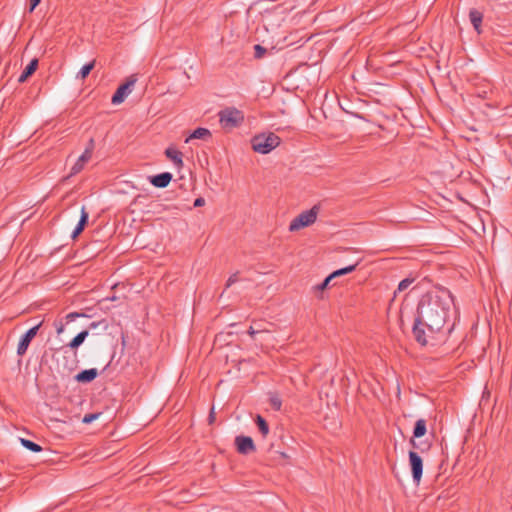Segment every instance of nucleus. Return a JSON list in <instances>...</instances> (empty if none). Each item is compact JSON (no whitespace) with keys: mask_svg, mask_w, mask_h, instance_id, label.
Instances as JSON below:
<instances>
[{"mask_svg":"<svg viewBox=\"0 0 512 512\" xmlns=\"http://www.w3.org/2000/svg\"><path fill=\"white\" fill-rule=\"evenodd\" d=\"M255 50L258 52L264 51V49L260 45H255Z\"/></svg>","mask_w":512,"mask_h":512,"instance_id":"obj_36","label":"nucleus"},{"mask_svg":"<svg viewBox=\"0 0 512 512\" xmlns=\"http://www.w3.org/2000/svg\"><path fill=\"white\" fill-rule=\"evenodd\" d=\"M94 146H95L94 139L91 138L88 142L86 149L82 153V155L77 159L75 164L72 166L69 176H74L82 171L85 164L88 163L92 158Z\"/></svg>","mask_w":512,"mask_h":512,"instance_id":"obj_6","label":"nucleus"},{"mask_svg":"<svg viewBox=\"0 0 512 512\" xmlns=\"http://www.w3.org/2000/svg\"><path fill=\"white\" fill-rule=\"evenodd\" d=\"M137 81L135 75H131L127 78L126 82L121 84L114 95L112 96L111 102L114 105L121 104L125 98L132 92L134 85Z\"/></svg>","mask_w":512,"mask_h":512,"instance_id":"obj_5","label":"nucleus"},{"mask_svg":"<svg viewBox=\"0 0 512 512\" xmlns=\"http://www.w3.org/2000/svg\"><path fill=\"white\" fill-rule=\"evenodd\" d=\"M331 280H332V278H331V276L329 275L328 277H326V278L324 279V281H323L322 283H320V284H318V285H316V286L314 287V288H315V290H317V291H323V290H325V289L328 287V285H329V283H330V281H331Z\"/></svg>","mask_w":512,"mask_h":512,"instance_id":"obj_25","label":"nucleus"},{"mask_svg":"<svg viewBox=\"0 0 512 512\" xmlns=\"http://www.w3.org/2000/svg\"><path fill=\"white\" fill-rule=\"evenodd\" d=\"M414 280H415L414 278H405V279L401 280L398 285L397 291H395V294L397 292H402V291H405L406 289H408V287L414 282Z\"/></svg>","mask_w":512,"mask_h":512,"instance_id":"obj_24","label":"nucleus"},{"mask_svg":"<svg viewBox=\"0 0 512 512\" xmlns=\"http://www.w3.org/2000/svg\"><path fill=\"white\" fill-rule=\"evenodd\" d=\"M238 281V273H234L232 274L227 282H226V288H229L231 285H233L234 283H236Z\"/></svg>","mask_w":512,"mask_h":512,"instance_id":"obj_28","label":"nucleus"},{"mask_svg":"<svg viewBox=\"0 0 512 512\" xmlns=\"http://www.w3.org/2000/svg\"><path fill=\"white\" fill-rule=\"evenodd\" d=\"M88 219L89 214L86 211L85 206H82L80 220L71 234L72 239H76L82 233V231L88 223Z\"/></svg>","mask_w":512,"mask_h":512,"instance_id":"obj_12","label":"nucleus"},{"mask_svg":"<svg viewBox=\"0 0 512 512\" xmlns=\"http://www.w3.org/2000/svg\"><path fill=\"white\" fill-rule=\"evenodd\" d=\"M469 18H470V21H471L473 27L475 28V30L478 33H480V26H481V23L483 20L482 13L480 11H478L477 9H471L469 12Z\"/></svg>","mask_w":512,"mask_h":512,"instance_id":"obj_17","label":"nucleus"},{"mask_svg":"<svg viewBox=\"0 0 512 512\" xmlns=\"http://www.w3.org/2000/svg\"><path fill=\"white\" fill-rule=\"evenodd\" d=\"M165 155L169 158L177 168H182L184 163L182 160V153L173 147H169L165 150Z\"/></svg>","mask_w":512,"mask_h":512,"instance_id":"obj_13","label":"nucleus"},{"mask_svg":"<svg viewBox=\"0 0 512 512\" xmlns=\"http://www.w3.org/2000/svg\"><path fill=\"white\" fill-rule=\"evenodd\" d=\"M214 420H215V414H214V409L212 408V410L209 414V423H213Z\"/></svg>","mask_w":512,"mask_h":512,"instance_id":"obj_34","label":"nucleus"},{"mask_svg":"<svg viewBox=\"0 0 512 512\" xmlns=\"http://www.w3.org/2000/svg\"><path fill=\"white\" fill-rule=\"evenodd\" d=\"M267 330L266 329H262V328H255L254 326H250L249 330H248V334L251 336V337H254L256 334L258 333H262V332H266Z\"/></svg>","mask_w":512,"mask_h":512,"instance_id":"obj_27","label":"nucleus"},{"mask_svg":"<svg viewBox=\"0 0 512 512\" xmlns=\"http://www.w3.org/2000/svg\"><path fill=\"white\" fill-rule=\"evenodd\" d=\"M235 445L238 453L248 455L255 452L256 447L253 439L249 436L239 435L235 438Z\"/></svg>","mask_w":512,"mask_h":512,"instance_id":"obj_10","label":"nucleus"},{"mask_svg":"<svg viewBox=\"0 0 512 512\" xmlns=\"http://www.w3.org/2000/svg\"><path fill=\"white\" fill-rule=\"evenodd\" d=\"M38 67V60L33 59L30 61V63L25 67L23 72L18 78L19 83H24L34 72L36 71Z\"/></svg>","mask_w":512,"mask_h":512,"instance_id":"obj_16","label":"nucleus"},{"mask_svg":"<svg viewBox=\"0 0 512 512\" xmlns=\"http://www.w3.org/2000/svg\"><path fill=\"white\" fill-rule=\"evenodd\" d=\"M426 430V421L424 419L417 420L413 430V437L420 438L424 436Z\"/></svg>","mask_w":512,"mask_h":512,"instance_id":"obj_18","label":"nucleus"},{"mask_svg":"<svg viewBox=\"0 0 512 512\" xmlns=\"http://www.w3.org/2000/svg\"><path fill=\"white\" fill-rule=\"evenodd\" d=\"M276 453L279 455V457H281V458H283L285 460L290 458L285 452L277 451Z\"/></svg>","mask_w":512,"mask_h":512,"instance_id":"obj_35","label":"nucleus"},{"mask_svg":"<svg viewBox=\"0 0 512 512\" xmlns=\"http://www.w3.org/2000/svg\"><path fill=\"white\" fill-rule=\"evenodd\" d=\"M319 206L314 205L311 209L303 211L295 217L289 224V231L295 232L315 223L319 214Z\"/></svg>","mask_w":512,"mask_h":512,"instance_id":"obj_3","label":"nucleus"},{"mask_svg":"<svg viewBox=\"0 0 512 512\" xmlns=\"http://www.w3.org/2000/svg\"><path fill=\"white\" fill-rule=\"evenodd\" d=\"M205 204V200L202 197L196 198L194 201V207H201Z\"/></svg>","mask_w":512,"mask_h":512,"instance_id":"obj_30","label":"nucleus"},{"mask_svg":"<svg viewBox=\"0 0 512 512\" xmlns=\"http://www.w3.org/2000/svg\"><path fill=\"white\" fill-rule=\"evenodd\" d=\"M409 464L412 472V478L415 484H419L423 473V460L415 451L409 452Z\"/></svg>","mask_w":512,"mask_h":512,"instance_id":"obj_8","label":"nucleus"},{"mask_svg":"<svg viewBox=\"0 0 512 512\" xmlns=\"http://www.w3.org/2000/svg\"><path fill=\"white\" fill-rule=\"evenodd\" d=\"M41 0H30L29 1V13H32L35 8L40 4Z\"/></svg>","mask_w":512,"mask_h":512,"instance_id":"obj_29","label":"nucleus"},{"mask_svg":"<svg viewBox=\"0 0 512 512\" xmlns=\"http://www.w3.org/2000/svg\"><path fill=\"white\" fill-rule=\"evenodd\" d=\"M100 416V413H91V414H86L83 418V423H91L93 422L94 420H96L98 417Z\"/></svg>","mask_w":512,"mask_h":512,"instance_id":"obj_26","label":"nucleus"},{"mask_svg":"<svg viewBox=\"0 0 512 512\" xmlns=\"http://www.w3.org/2000/svg\"><path fill=\"white\" fill-rule=\"evenodd\" d=\"M357 265H358V263L338 269V270L334 271L333 273H331L330 276L332 279H334L335 277H339V276L351 273L356 269Z\"/></svg>","mask_w":512,"mask_h":512,"instance_id":"obj_22","label":"nucleus"},{"mask_svg":"<svg viewBox=\"0 0 512 512\" xmlns=\"http://www.w3.org/2000/svg\"><path fill=\"white\" fill-rule=\"evenodd\" d=\"M80 316H82V314H79L77 312H72V313H69L67 315V319L72 321V320H74V319H76L77 317H80Z\"/></svg>","mask_w":512,"mask_h":512,"instance_id":"obj_31","label":"nucleus"},{"mask_svg":"<svg viewBox=\"0 0 512 512\" xmlns=\"http://www.w3.org/2000/svg\"><path fill=\"white\" fill-rule=\"evenodd\" d=\"M269 403L274 410L279 411L281 409L282 401L278 394L271 393L269 396Z\"/></svg>","mask_w":512,"mask_h":512,"instance_id":"obj_23","label":"nucleus"},{"mask_svg":"<svg viewBox=\"0 0 512 512\" xmlns=\"http://www.w3.org/2000/svg\"><path fill=\"white\" fill-rule=\"evenodd\" d=\"M212 134L209 129L199 127L195 129L188 138H186L185 142L188 143L192 139H201V140H209Z\"/></svg>","mask_w":512,"mask_h":512,"instance_id":"obj_15","label":"nucleus"},{"mask_svg":"<svg viewBox=\"0 0 512 512\" xmlns=\"http://www.w3.org/2000/svg\"><path fill=\"white\" fill-rule=\"evenodd\" d=\"M172 178L173 176L170 172H163L154 176H150L149 181L153 186L157 188H165L170 184Z\"/></svg>","mask_w":512,"mask_h":512,"instance_id":"obj_11","label":"nucleus"},{"mask_svg":"<svg viewBox=\"0 0 512 512\" xmlns=\"http://www.w3.org/2000/svg\"><path fill=\"white\" fill-rule=\"evenodd\" d=\"M95 63H96V61L92 60L91 62L85 64L77 73L76 78L80 79V80H84L90 74V72L94 69Z\"/></svg>","mask_w":512,"mask_h":512,"instance_id":"obj_19","label":"nucleus"},{"mask_svg":"<svg viewBox=\"0 0 512 512\" xmlns=\"http://www.w3.org/2000/svg\"><path fill=\"white\" fill-rule=\"evenodd\" d=\"M89 335L88 330H83L78 333L68 344L62 346L59 350L64 354L73 352V357L77 358V349L83 344L87 336Z\"/></svg>","mask_w":512,"mask_h":512,"instance_id":"obj_9","label":"nucleus"},{"mask_svg":"<svg viewBox=\"0 0 512 512\" xmlns=\"http://www.w3.org/2000/svg\"><path fill=\"white\" fill-rule=\"evenodd\" d=\"M105 323L104 321H100V322H92L90 325H89V328L90 329H94L96 327H98L99 325Z\"/></svg>","mask_w":512,"mask_h":512,"instance_id":"obj_33","label":"nucleus"},{"mask_svg":"<svg viewBox=\"0 0 512 512\" xmlns=\"http://www.w3.org/2000/svg\"><path fill=\"white\" fill-rule=\"evenodd\" d=\"M97 376H98L97 369L91 368V369H86V370L79 372L75 376V379H76V381H78L80 383H89V382L93 381Z\"/></svg>","mask_w":512,"mask_h":512,"instance_id":"obj_14","label":"nucleus"},{"mask_svg":"<svg viewBox=\"0 0 512 512\" xmlns=\"http://www.w3.org/2000/svg\"><path fill=\"white\" fill-rule=\"evenodd\" d=\"M20 443L22 444V446H24L26 449L32 452L38 453L42 451V447L31 440L20 438Z\"/></svg>","mask_w":512,"mask_h":512,"instance_id":"obj_21","label":"nucleus"},{"mask_svg":"<svg viewBox=\"0 0 512 512\" xmlns=\"http://www.w3.org/2000/svg\"><path fill=\"white\" fill-rule=\"evenodd\" d=\"M281 139L273 132L260 133L251 139L252 149L260 154H268L278 147Z\"/></svg>","mask_w":512,"mask_h":512,"instance_id":"obj_2","label":"nucleus"},{"mask_svg":"<svg viewBox=\"0 0 512 512\" xmlns=\"http://www.w3.org/2000/svg\"><path fill=\"white\" fill-rule=\"evenodd\" d=\"M455 309L454 296L443 286H434L422 295L418 306L412 334L422 346H426L440 333Z\"/></svg>","mask_w":512,"mask_h":512,"instance_id":"obj_1","label":"nucleus"},{"mask_svg":"<svg viewBox=\"0 0 512 512\" xmlns=\"http://www.w3.org/2000/svg\"><path fill=\"white\" fill-rule=\"evenodd\" d=\"M219 121L223 128H235L244 122V114L235 107H229L218 113Z\"/></svg>","mask_w":512,"mask_h":512,"instance_id":"obj_4","label":"nucleus"},{"mask_svg":"<svg viewBox=\"0 0 512 512\" xmlns=\"http://www.w3.org/2000/svg\"><path fill=\"white\" fill-rule=\"evenodd\" d=\"M64 331V325L59 322V324H56V332L57 334H61Z\"/></svg>","mask_w":512,"mask_h":512,"instance_id":"obj_32","label":"nucleus"},{"mask_svg":"<svg viewBox=\"0 0 512 512\" xmlns=\"http://www.w3.org/2000/svg\"><path fill=\"white\" fill-rule=\"evenodd\" d=\"M255 423L258 426L259 431L263 435V437H266L269 433V425L267 421L260 415L256 416Z\"/></svg>","mask_w":512,"mask_h":512,"instance_id":"obj_20","label":"nucleus"},{"mask_svg":"<svg viewBox=\"0 0 512 512\" xmlns=\"http://www.w3.org/2000/svg\"><path fill=\"white\" fill-rule=\"evenodd\" d=\"M43 324V320L40 321L38 324H36L35 326H33L32 328H30L20 339L19 343H18V346H17V355L18 356H23L26 352H27V349L31 343V341L33 340V338L37 335L40 327L42 326Z\"/></svg>","mask_w":512,"mask_h":512,"instance_id":"obj_7","label":"nucleus"}]
</instances>
